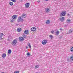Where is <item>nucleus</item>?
<instances>
[{"label":"nucleus","instance_id":"f257e3e1","mask_svg":"<svg viewBox=\"0 0 73 73\" xmlns=\"http://www.w3.org/2000/svg\"><path fill=\"white\" fill-rule=\"evenodd\" d=\"M66 15V11H63L60 13V15L62 16H65Z\"/></svg>","mask_w":73,"mask_h":73},{"label":"nucleus","instance_id":"f03ea898","mask_svg":"<svg viewBox=\"0 0 73 73\" xmlns=\"http://www.w3.org/2000/svg\"><path fill=\"white\" fill-rule=\"evenodd\" d=\"M23 20V19L21 18V17H20L18 18V19L17 20V21L18 23H20V22H22Z\"/></svg>","mask_w":73,"mask_h":73},{"label":"nucleus","instance_id":"7ed1b4c3","mask_svg":"<svg viewBox=\"0 0 73 73\" xmlns=\"http://www.w3.org/2000/svg\"><path fill=\"white\" fill-rule=\"evenodd\" d=\"M48 42V40H44L42 41V44H43V45H45L47 42Z\"/></svg>","mask_w":73,"mask_h":73},{"label":"nucleus","instance_id":"20e7f679","mask_svg":"<svg viewBox=\"0 0 73 73\" xmlns=\"http://www.w3.org/2000/svg\"><path fill=\"white\" fill-rule=\"evenodd\" d=\"M12 43L13 45H16V43H17V40L16 39L14 40L13 41Z\"/></svg>","mask_w":73,"mask_h":73},{"label":"nucleus","instance_id":"39448f33","mask_svg":"<svg viewBox=\"0 0 73 73\" xmlns=\"http://www.w3.org/2000/svg\"><path fill=\"white\" fill-rule=\"evenodd\" d=\"M31 29L32 32H35V31H36V27H32Z\"/></svg>","mask_w":73,"mask_h":73},{"label":"nucleus","instance_id":"423d86ee","mask_svg":"<svg viewBox=\"0 0 73 73\" xmlns=\"http://www.w3.org/2000/svg\"><path fill=\"white\" fill-rule=\"evenodd\" d=\"M45 11L46 13H48L50 12V10L49 8H45Z\"/></svg>","mask_w":73,"mask_h":73},{"label":"nucleus","instance_id":"0eeeda50","mask_svg":"<svg viewBox=\"0 0 73 73\" xmlns=\"http://www.w3.org/2000/svg\"><path fill=\"white\" fill-rule=\"evenodd\" d=\"M20 41H23L24 39V38L23 37H19V39Z\"/></svg>","mask_w":73,"mask_h":73},{"label":"nucleus","instance_id":"6e6552de","mask_svg":"<svg viewBox=\"0 0 73 73\" xmlns=\"http://www.w3.org/2000/svg\"><path fill=\"white\" fill-rule=\"evenodd\" d=\"M29 33V31H28V30H27L25 31L24 33L25 35H27V34H28Z\"/></svg>","mask_w":73,"mask_h":73},{"label":"nucleus","instance_id":"1a4fd4ad","mask_svg":"<svg viewBox=\"0 0 73 73\" xmlns=\"http://www.w3.org/2000/svg\"><path fill=\"white\" fill-rule=\"evenodd\" d=\"M25 5L26 8H28L29 7V4L28 3H26Z\"/></svg>","mask_w":73,"mask_h":73},{"label":"nucleus","instance_id":"9d476101","mask_svg":"<svg viewBox=\"0 0 73 73\" xmlns=\"http://www.w3.org/2000/svg\"><path fill=\"white\" fill-rule=\"evenodd\" d=\"M17 17V16L16 15H14L12 17V18L13 19H14L15 20L16 19Z\"/></svg>","mask_w":73,"mask_h":73},{"label":"nucleus","instance_id":"9b49d317","mask_svg":"<svg viewBox=\"0 0 73 73\" xmlns=\"http://www.w3.org/2000/svg\"><path fill=\"white\" fill-rule=\"evenodd\" d=\"M25 16H26V14H25L23 15H22L21 17L23 19H24V18H25Z\"/></svg>","mask_w":73,"mask_h":73},{"label":"nucleus","instance_id":"f8f14e48","mask_svg":"<svg viewBox=\"0 0 73 73\" xmlns=\"http://www.w3.org/2000/svg\"><path fill=\"white\" fill-rule=\"evenodd\" d=\"M66 22L67 23H68V24H70V23H71V21L70 20H69V19H68L66 21Z\"/></svg>","mask_w":73,"mask_h":73},{"label":"nucleus","instance_id":"ddd939ff","mask_svg":"<svg viewBox=\"0 0 73 73\" xmlns=\"http://www.w3.org/2000/svg\"><path fill=\"white\" fill-rule=\"evenodd\" d=\"M2 57L3 58H5L6 57V54L3 53L2 55Z\"/></svg>","mask_w":73,"mask_h":73},{"label":"nucleus","instance_id":"4468645a","mask_svg":"<svg viewBox=\"0 0 73 73\" xmlns=\"http://www.w3.org/2000/svg\"><path fill=\"white\" fill-rule=\"evenodd\" d=\"M60 19L61 21H64L65 20L64 19V17H63L62 18H60Z\"/></svg>","mask_w":73,"mask_h":73},{"label":"nucleus","instance_id":"2eb2a0df","mask_svg":"<svg viewBox=\"0 0 73 73\" xmlns=\"http://www.w3.org/2000/svg\"><path fill=\"white\" fill-rule=\"evenodd\" d=\"M17 31H18V32H21V29L20 28H18L17 29Z\"/></svg>","mask_w":73,"mask_h":73},{"label":"nucleus","instance_id":"dca6fc26","mask_svg":"<svg viewBox=\"0 0 73 73\" xmlns=\"http://www.w3.org/2000/svg\"><path fill=\"white\" fill-rule=\"evenodd\" d=\"M38 67H39V66H38L36 65L34 67V69H37V68H38Z\"/></svg>","mask_w":73,"mask_h":73},{"label":"nucleus","instance_id":"f3484780","mask_svg":"<svg viewBox=\"0 0 73 73\" xmlns=\"http://www.w3.org/2000/svg\"><path fill=\"white\" fill-rule=\"evenodd\" d=\"M70 59L71 60V61H73V56L72 55L70 57Z\"/></svg>","mask_w":73,"mask_h":73},{"label":"nucleus","instance_id":"a211bd4d","mask_svg":"<svg viewBox=\"0 0 73 73\" xmlns=\"http://www.w3.org/2000/svg\"><path fill=\"white\" fill-rule=\"evenodd\" d=\"M27 45L29 46V48H31V44H30V43H27Z\"/></svg>","mask_w":73,"mask_h":73},{"label":"nucleus","instance_id":"6ab92c4d","mask_svg":"<svg viewBox=\"0 0 73 73\" xmlns=\"http://www.w3.org/2000/svg\"><path fill=\"white\" fill-rule=\"evenodd\" d=\"M27 55L28 57H30L31 56V54H30V53L29 52L27 53Z\"/></svg>","mask_w":73,"mask_h":73},{"label":"nucleus","instance_id":"aec40b11","mask_svg":"<svg viewBox=\"0 0 73 73\" xmlns=\"http://www.w3.org/2000/svg\"><path fill=\"white\" fill-rule=\"evenodd\" d=\"M9 4L10 5H11V6L13 5V2H10Z\"/></svg>","mask_w":73,"mask_h":73},{"label":"nucleus","instance_id":"412c9836","mask_svg":"<svg viewBox=\"0 0 73 73\" xmlns=\"http://www.w3.org/2000/svg\"><path fill=\"white\" fill-rule=\"evenodd\" d=\"M11 49L9 50H8V54H11Z\"/></svg>","mask_w":73,"mask_h":73},{"label":"nucleus","instance_id":"4be33fe9","mask_svg":"<svg viewBox=\"0 0 73 73\" xmlns=\"http://www.w3.org/2000/svg\"><path fill=\"white\" fill-rule=\"evenodd\" d=\"M50 23V21L49 20H47V21L46 22V24H49Z\"/></svg>","mask_w":73,"mask_h":73},{"label":"nucleus","instance_id":"5701e85b","mask_svg":"<svg viewBox=\"0 0 73 73\" xmlns=\"http://www.w3.org/2000/svg\"><path fill=\"white\" fill-rule=\"evenodd\" d=\"M70 50L71 52H73V47H72L70 49Z\"/></svg>","mask_w":73,"mask_h":73},{"label":"nucleus","instance_id":"b1692460","mask_svg":"<svg viewBox=\"0 0 73 73\" xmlns=\"http://www.w3.org/2000/svg\"><path fill=\"white\" fill-rule=\"evenodd\" d=\"M59 33H59V31H57L56 32V35H58Z\"/></svg>","mask_w":73,"mask_h":73},{"label":"nucleus","instance_id":"393cba45","mask_svg":"<svg viewBox=\"0 0 73 73\" xmlns=\"http://www.w3.org/2000/svg\"><path fill=\"white\" fill-rule=\"evenodd\" d=\"M49 37H50V38H51L52 39L53 38V36L52 35H49Z\"/></svg>","mask_w":73,"mask_h":73},{"label":"nucleus","instance_id":"a878e982","mask_svg":"<svg viewBox=\"0 0 73 73\" xmlns=\"http://www.w3.org/2000/svg\"><path fill=\"white\" fill-rule=\"evenodd\" d=\"M72 32H73V30H70L69 31V33H72Z\"/></svg>","mask_w":73,"mask_h":73},{"label":"nucleus","instance_id":"bb28decb","mask_svg":"<svg viewBox=\"0 0 73 73\" xmlns=\"http://www.w3.org/2000/svg\"><path fill=\"white\" fill-rule=\"evenodd\" d=\"M13 2H14V3H15L16 2V0H11Z\"/></svg>","mask_w":73,"mask_h":73},{"label":"nucleus","instance_id":"cd10ccee","mask_svg":"<svg viewBox=\"0 0 73 73\" xmlns=\"http://www.w3.org/2000/svg\"><path fill=\"white\" fill-rule=\"evenodd\" d=\"M14 73H19V71H15L14 72Z\"/></svg>","mask_w":73,"mask_h":73},{"label":"nucleus","instance_id":"c85d7f7f","mask_svg":"<svg viewBox=\"0 0 73 73\" xmlns=\"http://www.w3.org/2000/svg\"><path fill=\"white\" fill-rule=\"evenodd\" d=\"M0 35L1 36H3V35H4V34H3V33H1L0 34Z\"/></svg>","mask_w":73,"mask_h":73},{"label":"nucleus","instance_id":"c756f323","mask_svg":"<svg viewBox=\"0 0 73 73\" xmlns=\"http://www.w3.org/2000/svg\"><path fill=\"white\" fill-rule=\"evenodd\" d=\"M23 37H24V38H25V37H26V36H25V35H23Z\"/></svg>","mask_w":73,"mask_h":73},{"label":"nucleus","instance_id":"7c9ffc66","mask_svg":"<svg viewBox=\"0 0 73 73\" xmlns=\"http://www.w3.org/2000/svg\"><path fill=\"white\" fill-rule=\"evenodd\" d=\"M14 20H13V19H12V20L11 21V22H12V23L13 22V21H14Z\"/></svg>","mask_w":73,"mask_h":73},{"label":"nucleus","instance_id":"2f4dec72","mask_svg":"<svg viewBox=\"0 0 73 73\" xmlns=\"http://www.w3.org/2000/svg\"><path fill=\"white\" fill-rule=\"evenodd\" d=\"M2 38H3V37H2L1 36H0V40H1V39H2Z\"/></svg>","mask_w":73,"mask_h":73},{"label":"nucleus","instance_id":"473e14b6","mask_svg":"<svg viewBox=\"0 0 73 73\" xmlns=\"http://www.w3.org/2000/svg\"><path fill=\"white\" fill-rule=\"evenodd\" d=\"M54 33V31H52L51 32V33Z\"/></svg>","mask_w":73,"mask_h":73},{"label":"nucleus","instance_id":"72a5a7b5","mask_svg":"<svg viewBox=\"0 0 73 73\" xmlns=\"http://www.w3.org/2000/svg\"><path fill=\"white\" fill-rule=\"evenodd\" d=\"M68 16H70V15L69 14H68V15H67Z\"/></svg>","mask_w":73,"mask_h":73},{"label":"nucleus","instance_id":"f704fd0d","mask_svg":"<svg viewBox=\"0 0 73 73\" xmlns=\"http://www.w3.org/2000/svg\"><path fill=\"white\" fill-rule=\"evenodd\" d=\"M38 3H40V1H38Z\"/></svg>","mask_w":73,"mask_h":73},{"label":"nucleus","instance_id":"c9c22d12","mask_svg":"<svg viewBox=\"0 0 73 73\" xmlns=\"http://www.w3.org/2000/svg\"><path fill=\"white\" fill-rule=\"evenodd\" d=\"M16 25H17V26L19 25V24H16Z\"/></svg>","mask_w":73,"mask_h":73},{"label":"nucleus","instance_id":"e433bc0d","mask_svg":"<svg viewBox=\"0 0 73 73\" xmlns=\"http://www.w3.org/2000/svg\"><path fill=\"white\" fill-rule=\"evenodd\" d=\"M67 59H68V61H69V58H67Z\"/></svg>","mask_w":73,"mask_h":73},{"label":"nucleus","instance_id":"4c0bfd02","mask_svg":"<svg viewBox=\"0 0 73 73\" xmlns=\"http://www.w3.org/2000/svg\"><path fill=\"white\" fill-rule=\"evenodd\" d=\"M60 31H61V30H62V29H61V28H60Z\"/></svg>","mask_w":73,"mask_h":73},{"label":"nucleus","instance_id":"58836bf2","mask_svg":"<svg viewBox=\"0 0 73 73\" xmlns=\"http://www.w3.org/2000/svg\"><path fill=\"white\" fill-rule=\"evenodd\" d=\"M26 49H28V46H26Z\"/></svg>","mask_w":73,"mask_h":73},{"label":"nucleus","instance_id":"ea45409f","mask_svg":"<svg viewBox=\"0 0 73 73\" xmlns=\"http://www.w3.org/2000/svg\"><path fill=\"white\" fill-rule=\"evenodd\" d=\"M46 1H48V0H46Z\"/></svg>","mask_w":73,"mask_h":73},{"label":"nucleus","instance_id":"a19ab883","mask_svg":"<svg viewBox=\"0 0 73 73\" xmlns=\"http://www.w3.org/2000/svg\"><path fill=\"white\" fill-rule=\"evenodd\" d=\"M36 73H38V72H36Z\"/></svg>","mask_w":73,"mask_h":73}]
</instances>
